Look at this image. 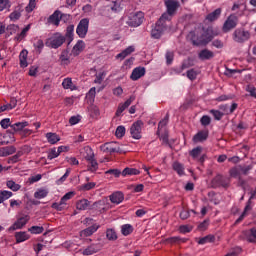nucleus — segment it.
Masks as SVG:
<instances>
[{
	"label": "nucleus",
	"instance_id": "26",
	"mask_svg": "<svg viewBox=\"0 0 256 256\" xmlns=\"http://www.w3.org/2000/svg\"><path fill=\"white\" fill-rule=\"evenodd\" d=\"M89 207H91V202L87 199L79 200L76 203V209H78V211H87Z\"/></svg>",
	"mask_w": 256,
	"mask_h": 256
},
{
	"label": "nucleus",
	"instance_id": "53",
	"mask_svg": "<svg viewBox=\"0 0 256 256\" xmlns=\"http://www.w3.org/2000/svg\"><path fill=\"white\" fill-rule=\"evenodd\" d=\"M210 114L213 115V117L216 121H221V119H223V115H224L221 111L215 110V109L210 110Z\"/></svg>",
	"mask_w": 256,
	"mask_h": 256
},
{
	"label": "nucleus",
	"instance_id": "24",
	"mask_svg": "<svg viewBox=\"0 0 256 256\" xmlns=\"http://www.w3.org/2000/svg\"><path fill=\"white\" fill-rule=\"evenodd\" d=\"M29 126V122L24 121V122H16L14 124H12L11 129L8 130L10 133H17V131H23L24 127H28Z\"/></svg>",
	"mask_w": 256,
	"mask_h": 256
},
{
	"label": "nucleus",
	"instance_id": "10",
	"mask_svg": "<svg viewBox=\"0 0 256 256\" xmlns=\"http://www.w3.org/2000/svg\"><path fill=\"white\" fill-rule=\"evenodd\" d=\"M238 23H239V18L235 14H231L230 16H228V18L223 24V27H222L223 33H229V31H232V29H235V27H237Z\"/></svg>",
	"mask_w": 256,
	"mask_h": 256
},
{
	"label": "nucleus",
	"instance_id": "54",
	"mask_svg": "<svg viewBox=\"0 0 256 256\" xmlns=\"http://www.w3.org/2000/svg\"><path fill=\"white\" fill-rule=\"evenodd\" d=\"M115 135L118 139H122V137H125V126H118L116 128Z\"/></svg>",
	"mask_w": 256,
	"mask_h": 256
},
{
	"label": "nucleus",
	"instance_id": "55",
	"mask_svg": "<svg viewBox=\"0 0 256 256\" xmlns=\"http://www.w3.org/2000/svg\"><path fill=\"white\" fill-rule=\"evenodd\" d=\"M97 184L95 182H88L86 184H83L80 189L81 191H91V189H95V186Z\"/></svg>",
	"mask_w": 256,
	"mask_h": 256
},
{
	"label": "nucleus",
	"instance_id": "39",
	"mask_svg": "<svg viewBox=\"0 0 256 256\" xmlns=\"http://www.w3.org/2000/svg\"><path fill=\"white\" fill-rule=\"evenodd\" d=\"M246 239L249 243H256V228H252L246 232Z\"/></svg>",
	"mask_w": 256,
	"mask_h": 256
},
{
	"label": "nucleus",
	"instance_id": "45",
	"mask_svg": "<svg viewBox=\"0 0 256 256\" xmlns=\"http://www.w3.org/2000/svg\"><path fill=\"white\" fill-rule=\"evenodd\" d=\"M28 231L32 233V235H41V233L45 231V228L42 226H32L28 229Z\"/></svg>",
	"mask_w": 256,
	"mask_h": 256
},
{
	"label": "nucleus",
	"instance_id": "4",
	"mask_svg": "<svg viewBox=\"0 0 256 256\" xmlns=\"http://www.w3.org/2000/svg\"><path fill=\"white\" fill-rule=\"evenodd\" d=\"M212 189H219L222 187L223 189H227L229 185H231V179L227 176H223L221 174H217L210 183Z\"/></svg>",
	"mask_w": 256,
	"mask_h": 256
},
{
	"label": "nucleus",
	"instance_id": "28",
	"mask_svg": "<svg viewBox=\"0 0 256 256\" xmlns=\"http://www.w3.org/2000/svg\"><path fill=\"white\" fill-rule=\"evenodd\" d=\"M187 239L181 238L179 236H173L165 239V243H169L170 245H176L179 243H185Z\"/></svg>",
	"mask_w": 256,
	"mask_h": 256
},
{
	"label": "nucleus",
	"instance_id": "29",
	"mask_svg": "<svg viewBox=\"0 0 256 256\" xmlns=\"http://www.w3.org/2000/svg\"><path fill=\"white\" fill-rule=\"evenodd\" d=\"M46 139L48 143H50L51 145H55V143H59V141H61V138L59 137V135L51 132H48L46 134Z\"/></svg>",
	"mask_w": 256,
	"mask_h": 256
},
{
	"label": "nucleus",
	"instance_id": "27",
	"mask_svg": "<svg viewBox=\"0 0 256 256\" xmlns=\"http://www.w3.org/2000/svg\"><path fill=\"white\" fill-rule=\"evenodd\" d=\"M221 17V8H218L214 10L212 13H209L206 16V21H209L210 23H213V21H217Z\"/></svg>",
	"mask_w": 256,
	"mask_h": 256
},
{
	"label": "nucleus",
	"instance_id": "21",
	"mask_svg": "<svg viewBox=\"0 0 256 256\" xmlns=\"http://www.w3.org/2000/svg\"><path fill=\"white\" fill-rule=\"evenodd\" d=\"M209 138V131L201 130L196 135L193 136L194 143H203V141H207Z\"/></svg>",
	"mask_w": 256,
	"mask_h": 256
},
{
	"label": "nucleus",
	"instance_id": "43",
	"mask_svg": "<svg viewBox=\"0 0 256 256\" xmlns=\"http://www.w3.org/2000/svg\"><path fill=\"white\" fill-rule=\"evenodd\" d=\"M213 241H215V236L213 235H207L203 238H200L198 241L199 245H205L207 243H213Z\"/></svg>",
	"mask_w": 256,
	"mask_h": 256
},
{
	"label": "nucleus",
	"instance_id": "17",
	"mask_svg": "<svg viewBox=\"0 0 256 256\" xmlns=\"http://www.w3.org/2000/svg\"><path fill=\"white\" fill-rule=\"evenodd\" d=\"M99 251H101L100 243L91 244L90 246H88L86 249L83 250V255L85 256L95 255V253H99Z\"/></svg>",
	"mask_w": 256,
	"mask_h": 256
},
{
	"label": "nucleus",
	"instance_id": "61",
	"mask_svg": "<svg viewBox=\"0 0 256 256\" xmlns=\"http://www.w3.org/2000/svg\"><path fill=\"white\" fill-rule=\"evenodd\" d=\"M73 17L70 14H65L60 12V21L63 23H69Z\"/></svg>",
	"mask_w": 256,
	"mask_h": 256
},
{
	"label": "nucleus",
	"instance_id": "58",
	"mask_svg": "<svg viewBox=\"0 0 256 256\" xmlns=\"http://www.w3.org/2000/svg\"><path fill=\"white\" fill-rule=\"evenodd\" d=\"M200 123L201 125H203V127L211 125V117H209L208 115L202 116V118L200 119Z\"/></svg>",
	"mask_w": 256,
	"mask_h": 256
},
{
	"label": "nucleus",
	"instance_id": "7",
	"mask_svg": "<svg viewBox=\"0 0 256 256\" xmlns=\"http://www.w3.org/2000/svg\"><path fill=\"white\" fill-rule=\"evenodd\" d=\"M100 150L102 153H108L109 155H113V153H123V149H121L117 142H107L100 146Z\"/></svg>",
	"mask_w": 256,
	"mask_h": 256
},
{
	"label": "nucleus",
	"instance_id": "42",
	"mask_svg": "<svg viewBox=\"0 0 256 256\" xmlns=\"http://www.w3.org/2000/svg\"><path fill=\"white\" fill-rule=\"evenodd\" d=\"M229 175L230 177H233L234 179H237V177H239L241 175V168L239 165L231 168L229 170Z\"/></svg>",
	"mask_w": 256,
	"mask_h": 256
},
{
	"label": "nucleus",
	"instance_id": "33",
	"mask_svg": "<svg viewBox=\"0 0 256 256\" xmlns=\"http://www.w3.org/2000/svg\"><path fill=\"white\" fill-rule=\"evenodd\" d=\"M133 231H134V228H133V225L131 224H124L121 226V233L122 235H124V237L131 235Z\"/></svg>",
	"mask_w": 256,
	"mask_h": 256
},
{
	"label": "nucleus",
	"instance_id": "44",
	"mask_svg": "<svg viewBox=\"0 0 256 256\" xmlns=\"http://www.w3.org/2000/svg\"><path fill=\"white\" fill-rule=\"evenodd\" d=\"M6 187H8V189H11V191H19V189H21V185L15 183V181L13 180H8L6 182Z\"/></svg>",
	"mask_w": 256,
	"mask_h": 256
},
{
	"label": "nucleus",
	"instance_id": "22",
	"mask_svg": "<svg viewBox=\"0 0 256 256\" xmlns=\"http://www.w3.org/2000/svg\"><path fill=\"white\" fill-rule=\"evenodd\" d=\"M23 6L18 5L15 7V9L13 10L12 13H10L9 15V19L10 21H13L15 23V21H19L21 19V14L23 13Z\"/></svg>",
	"mask_w": 256,
	"mask_h": 256
},
{
	"label": "nucleus",
	"instance_id": "23",
	"mask_svg": "<svg viewBox=\"0 0 256 256\" xmlns=\"http://www.w3.org/2000/svg\"><path fill=\"white\" fill-rule=\"evenodd\" d=\"M83 49H85V42L79 40L72 48L71 55H73V57H78V55H81Z\"/></svg>",
	"mask_w": 256,
	"mask_h": 256
},
{
	"label": "nucleus",
	"instance_id": "2",
	"mask_svg": "<svg viewBox=\"0 0 256 256\" xmlns=\"http://www.w3.org/2000/svg\"><path fill=\"white\" fill-rule=\"evenodd\" d=\"M166 12L163 13L160 17L166 20L168 23H171L174 15H177V10L181 7V4L177 0H165Z\"/></svg>",
	"mask_w": 256,
	"mask_h": 256
},
{
	"label": "nucleus",
	"instance_id": "34",
	"mask_svg": "<svg viewBox=\"0 0 256 256\" xmlns=\"http://www.w3.org/2000/svg\"><path fill=\"white\" fill-rule=\"evenodd\" d=\"M140 173H141V171L137 170L136 168L126 167L122 171V177H127V176H131V175H140Z\"/></svg>",
	"mask_w": 256,
	"mask_h": 256
},
{
	"label": "nucleus",
	"instance_id": "35",
	"mask_svg": "<svg viewBox=\"0 0 256 256\" xmlns=\"http://www.w3.org/2000/svg\"><path fill=\"white\" fill-rule=\"evenodd\" d=\"M49 195V190L45 188H39L35 193L34 197L35 199H45Z\"/></svg>",
	"mask_w": 256,
	"mask_h": 256
},
{
	"label": "nucleus",
	"instance_id": "3",
	"mask_svg": "<svg viewBox=\"0 0 256 256\" xmlns=\"http://www.w3.org/2000/svg\"><path fill=\"white\" fill-rule=\"evenodd\" d=\"M65 41H66L65 36H63V34L59 32H56L51 37L46 39L45 45L50 49H59V47L63 46V43H65Z\"/></svg>",
	"mask_w": 256,
	"mask_h": 256
},
{
	"label": "nucleus",
	"instance_id": "11",
	"mask_svg": "<svg viewBox=\"0 0 256 256\" xmlns=\"http://www.w3.org/2000/svg\"><path fill=\"white\" fill-rule=\"evenodd\" d=\"M31 218L29 215H22L19 217L16 222L9 227V231H17V229H23V227L26 225V223H29V220Z\"/></svg>",
	"mask_w": 256,
	"mask_h": 256
},
{
	"label": "nucleus",
	"instance_id": "31",
	"mask_svg": "<svg viewBox=\"0 0 256 256\" xmlns=\"http://www.w3.org/2000/svg\"><path fill=\"white\" fill-rule=\"evenodd\" d=\"M172 167L180 177H183V175H185V166L183 164L179 162H174Z\"/></svg>",
	"mask_w": 256,
	"mask_h": 256
},
{
	"label": "nucleus",
	"instance_id": "36",
	"mask_svg": "<svg viewBox=\"0 0 256 256\" xmlns=\"http://www.w3.org/2000/svg\"><path fill=\"white\" fill-rule=\"evenodd\" d=\"M106 239H108V241H117L118 236H117V232L115 231V229L108 228L106 230Z\"/></svg>",
	"mask_w": 256,
	"mask_h": 256
},
{
	"label": "nucleus",
	"instance_id": "64",
	"mask_svg": "<svg viewBox=\"0 0 256 256\" xmlns=\"http://www.w3.org/2000/svg\"><path fill=\"white\" fill-rule=\"evenodd\" d=\"M79 121H81V116H80V115H78V116H72V117H70V119H69L70 125H77V123H79Z\"/></svg>",
	"mask_w": 256,
	"mask_h": 256
},
{
	"label": "nucleus",
	"instance_id": "5",
	"mask_svg": "<svg viewBox=\"0 0 256 256\" xmlns=\"http://www.w3.org/2000/svg\"><path fill=\"white\" fill-rule=\"evenodd\" d=\"M167 20L163 18H159V20L156 22L155 26L152 28L151 35L153 39H160L161 35H163V31H165L168 27Z\"/></svg>",
	"mask_w": 256,
	"mask_h": 256
},
{
	"label": "nucleus",
	"instance_id": "40",
	"mask_svg": "<svg viewBox=\"0 0 256 256\" xmlns=\"http://www.w3.org/2000/svg\"><path fill=\"white\" fill-rule=\"evenodd\" d=\"M73 33H75V25L71 24L66 28L65 39H70V41H73Z\"/></svg>",
	"mask_w": 256,
	"mask_h": 256
},
{
	"label": "nucleus",
	"instance_id": "49",
	"mask_svg": "<svg viewBox=\"0 0 256 256\" xmlns=\"http://www.w3.org/2000/svg\"><path fill=\"white\" fill-rule=\"evenodd\" d=\"M59 152L57 150V148H52L49 152H48V156L47 159H49V161H53V159H57V157H59Z\"/></svg>",
	"mask_w": 256,
	"mask_h": 256
},
{
	"label": "nucleus",
	"instance_id": "62",
	"mask_svg": "<svg viewBox=\"0 0 256 256\" xmlns=\"http://www.w3.org/2000/svg\"><path fill=\"white\" fill-rule=\"evenodd\" d=\"M17 151V148L15 146H7L4 148V155H13Z\"/></svg>",
	"mask_w": 256,
	"mask_h": 256
},
{
	"label": "nucleus",
	"instance_id": "9",
	"mask_svg": "<svg viewBox=\"0 0 256 256\" xmlns=\"http://www.w3.org/2000/svg\"><path fill=\"white\" fill-rule=\"evenodd\" d=\"M76 33L80 39H85L89 33V18L81 19L77 25Z\"/></svg>",
	"mask_w": 256,
	"mask_h": 256
},
{
	"label": "nucleus",
	"instance_id": "32",
	"mask_svg": "<svg viewBox=\"0 0 256 256\" xmlns=\"http://www.w3.org/2000/svg\"><path fill=\"white\" fill-rule=\"evenodd\" d=\"M135 51V47L129 46L125 50H123L121 53L117 54L116 59H125V57H128V55H131Z\"/></svg>",
	"mask_w": 256,
	"mask_h": 256
},
{
	"label": "nucleus",
	"instance_id": "48",
	"mask_svg": "<svg viewBox=\"0 0 256 256\" xmlns=\"http://www.w3.org/2000/svg\"><path fill=\"white\" fill-rule=\"evenodd\" d=\"M23 156L22 151H18L14 156L8 158V163L13 164V163H18L19 159Z\"/></svg>",
	"mask_w": 256,
	"mask_h": 256
},
{
	"label": "nucleus",
	"instance_id": "30",
	"mask_svg": "<svg viewBox=\"0 0 256 256\" xmlns=\"http://www.w3.org/2000/svg\"><path fill=\"white\" fill-rule=\"evenodd\" d=\"M88 171H91L92 173H95L97 169H99V163H97V160L93 157H88Z\"/></svg>",
	"mask_w": 256,
	"mask_h": 256
},
{
	"label": "nucleus",
	"instance_id": "12",
	"mask_svg": "<svg viewBox=\"0 0 256 256\" xmlns=\"http://www.w3.org/2000/svg\"><path fill=\"white\" fill-rule=\"evenodd\" d=\"M143 127L142 121H136L130 127V135L133 139H141V128Z\"/></svg>",
	"mask_w": 256,
	"mask_h": 256
},
{
	"label": "nucleus",
	"instance_id": "59",
	"mask_svg": "<svg viewBox=\"0 0 256 256\" xmlns=\"http://www.w3.org/2000/svg\"><path fill=\"white\" fill-rule=\"evenodd\" d=\"M0 195L2 196L3 201H7V199H11V197H13V192L3 190L0 191Z\"/></svg>",
	"mask_w": 256,
	"mask_h": 256
},
{
	"label": "nucleus",
	"instance_id": "13",
	"mask_svg": "<svg viewBox=\"0 0 256 256\" xmlns=\"http://www.w3.org/2000/svg\"><path fill=\"white\" fill-rule=\"evenodd\" d=\"M61 11L56 10L53 12L52 15H50L47 19V23L48 25H54L55 27H59L60 23H61Z\"/></svg>",
	"mask_w": 256,
	"mask_h": 256
},
{
	"label": "nucleus",
	"instance_id": "8",
	"mask_svg": "<svg viewBox=\"0 0 256 256\" xmlns=\"http://www.w3.org/2000/svg\"><path fill=\"white\" fill-rule=\"evenodd\" d=\"M250 38L251 33L243 28H238L233 33V40L236 43H245V41H249Z\"/></svg>",
	"mask_w": 256,
	"mask_h": 256
},
{
	"label": "nucleus",
	"instance_id": "56",
	"mask_svg": "<svg viewBox=\"0 0 256 256\" xmlns=\"http://www.w3.org/2000/svg\"><path fill=\"white\" fill-rule=\"evenodd\" d=\"M197 75H199V73H197L195 69H190L186 72V76L190 81H195V79H197Z\"/></svg>",
	"mask_w": 256,
	"mask_h": 256
},
{
	"label": "nucleus",
	"instance_id": "15",
	"mask_svg": "<svg viewBox=\"0 0 256 256\" xmlns=\"http://www.w3.org/2000/svg\"><path fill=\"white\" fill-rule=\"evenodd\" d=\"M133 101H135V96H130L129 99H127L125 101V103L123 104H119L115 116L116 117H121V113H123V111H125V109H127L129 106H131V103H133Z\"/></svg>",
	"mask_w": 256,
	"mask_h": 256
},
{
	"label": "nucleus",
	"instance_id": "46",
	"mask_svg": "<svg viewBox=\"0 0 256 256\" xmlns=\"http://www.w3.org/2000/svg\"><path fill=\"white\" fill-rule=\"evenodd\" d=\"M84 151L86 155L84 156V159L86 161H89V157H92V159H95V153L93 152V149L89 146L84 147Z\"/></svg>",
	"mask_w": 256,
	"mask_h": 256
},
{
	"label": "nucleus",
	"instance_id": "37",
	"mask_svg": "<svg viewBox=\"0 0 256 256\" xmlns=\"http://www.w3.org/2000/svg\"><path fill=\"white\" fill-rule=\"evenodd\" d=\"M202 152H203V148L201 146H198L196 148H193L190 151L189 155L192 157V159H194V161H196V159H199Z\"/></svg>",
	"mask_w": 256,
	"mask_h": 256
},
{
	"label": "nucleus",
	"instance_id": "50",
	"mask_svg": "<svg viewBox=\"0 0 256 256\" xmlns=\"http://www.w3.org/2000/svg\"><path fill=\"white\" fill-rule=\"evenodd\" d=\"M34 47L37 53L41 55V53L43 52V48L45 47V43L43 42V40L39 39L36 43H34Z\"/></svg>",
	"mask_w": 256,
	"mask_h": 256
},
{
	"label": "nucleus",
	"instance_id": "18",
	"mask_svg": "<svg viewBox=\"0 0 256 256\" xmlns=\"http://www.w3.org/2000/svg\"><path fill=\"white\" fill-rule=\"evenodd\" d=\"M145 73V67H136L133 69L130 79H132V81H139L141 77H144Z\"/></svg>",
	"mask_w": 256,
	"mask_h": 256
},
{
	"label": "nucleus",
	"instance_id": "1",
	"mask_svg": "<svg viewBox=\"0 0 256 256\" xmlns=\"http://www.w3.org/2000/svg\"><path fill=\"white\" fill-rule=\"evenodd\" d=\"M192 44L195 47H205L211 43L215 37V33L213 32V28H203V32H198L195 34L194 32L190 33Z\"/></svg>",
	"mask_w": 256,
	"mask_h": 256
},
{
	"label": "nucleus",
	"instance_id": "57",
	"mask_svg": "<svg viewBox=\"0 0 256 256\" xmlns=\"http://www.w3.org/2000/svg\"><path fill=\"white\" fill-rule=\"evenodd\" d=\"M0 125L2 127V129H8V127H10L11 129V126H13V124H11V119L9 118H4L0 121Z\"/></svg>",
	"mask_w": 256,
	"mask_h": 256
},
{
	"label": "nucleus",
	"instance_id": "51",
	"mask_svg": "<svg viewBox=\"0 0 256 256\" xmlns=\"http://www.w3.org/2000/svg\"><path fill=\"white\" fill-rule=\"evenodd\" d=\"M37 0H29L28 5L25 7L26 13H31L34 11L35 7H37Z\"/></svg>",
	"mask_w": 256,
	"mask_h": 256
},
{
	"label": "nucleus",
	"instance_id": "38",
	"mask_svg": "<svg viewBox=\"0 0 256 256\" xmlns=\"http://www.w3.org/2000/svg\"><path fill=\"white\" fill-rule=\"evenodd\" d=\"M31 29V24H28L23 30L15 37L16 41H23L27 37V32Z\"/></svg>",
	"mask_w": 256,
	"mask_h": 256
},
{
	"label": "nucleus",
	"instance_id": "41",
	"mask_svg": "<svg viewBox=\"0 0 256 256\" xmlns=\"http://www.w3.org/2000/svg\"><path fill=\"white\" fill-rule=\"evenodd\" d=\"M241 175H249L250 171H253V164L249 165H239Z\"/></svg>",
	"mask_w": 256,
	"mask_h": 256
},
{
	"label": "nucleus",
	"instance_id": "52",
	"mask_svg": "<svg viewBox=\"0 0 256 256\" xmlns=\"http://www.w3.org/2000/svg\"><path fill=\"white\" fill-rule=\"evenodd\" d=\"M62 86L65 89H71V91H73V80L71 78H65L62 82Z\"/></svg>",
	"mask_w": 256,
	"mask_h": 256
},
{
	"label": "nucleus",
	"instance_id": "25",
	"mask_svg": "<svg viewBox=\"0 0 256 256\" xmlns=\"http://www.w3.org/2000/svg\"><path fill=\"white\" fill-rule=\"evenodd\" d=\"M15 239H16V243H25V241H28V239L31 238V236L27 233V232H16L14 235Z\"/></svg>",
	"mask_w": 256,
	"mask_h": 256
},
{
	"label": "nucleus",
	"instance_id": "60",
	"mask_svg": "<svg viewBox=\"0 0 256 256\" xmlns=\"http://www.w3.org/2000/svg\"><path fill=\"white\" fill-rule=\"evenodd\" d=\"M185 69H189V62L184 61L181 65V67L177 68L175 71L178 75H181Z\"/></svg>",
	"mask_w": 256,
	"mask_h": 256
},
{
	"label": "nucleus",
	"instance_id": "20",
	"mask_svg": "<svg viewBox=\"0 0 256 256\" xmlns=\"http://www.w3.org/2000/svg\"><path fill=\"white\" fill-rule=\"evenodd\" d=\"M198 57L201 61H210V59H213V57H215V53L205 48L198 53Z\"/></svg>",
	"mask_w": 256,
	"mask_h": 256
},
{
	"label": "nucleus",
	"instance_id": "47",
	"mask_svg": "<svg viewBox=\"0 0 256 256\" xmlns=\"http://www.w3.org/2000/svg\"><path fill=\"white\" fill-rule=\"evenodd\" d=\"M69 175H71V168L66 169L65 174L56 181V185H63V183L67 181V177H69Z\"/></svg>",
	"mask_w": 256,
	"mask_h": 256
},
{
	"label": "nucleus",
	"instance_id": "19",
	"mask_svg": "<svg viewBox=\"0 0 256 256\" xmlns=\"http://www.w3.org/2000/svg\"><path fill=\"white\" fill-rule=\"evenodd\" d=\"M71 55L73 54L69 52V49L62 50L59 56V61L61 65H69L71 63Z\"/></svg>",
	"mask_w": 256,
	"mask_h": 256
},
{
	"label": "nucleus",
	"instance_id": "16",
	"mask_svg": "<svg viewBox=\"0 0 256 256\" xmlns=\"http://www.w3.org/2000/svg\"><path fill=\"white\" fill-rule=\"evenodd\" d=\"M109 198H110L111 203H114L115 205H119V204L123 203V201L125 200V195L121 191H116V192L112 193L109 196Z\"/></svg>",
	"mask_w": 256,
	"mask_h": 256
},
{
	"label": "nucleus",
	"instance_id": "63",
	"mask_svg": "<svg viewBox=\"0 0 256 256\" xmlns=\"http://www.w3.org/2000/svg\"><path fill=\"white\" fill-rule=\"evenodd\" d=\"M9 7H11V2L9 0H0V11H4V9Z\"/></svg>",
	"mask_w": 256,
	"mask_h": 256
},
{
	"label": "nucleus",
	"instance_id": "14",
	"mask_svg": "<svg viewBox=\"0 0 256 256\" xmlns=\"http://www.w3.org/2000/svg\"><path fill=\"white\" fill-rule=\"evenodd\" d=\"M99 225L94 224L92 226H89L88 228L80 231V237L81 239H85V237H91L94 233H97L99 231Z\"/></svg>",
	"mask_w": 256,
	"mask_h": 256
},
{
	"label": "nucleus",
	"instance_id": "6",
	"mask_svg": "<svg viewBox=\"0 0 256 256\" xmlns=\"http://www.w3.org/2000/svg\"><path fill=\"white\" fill-rule=\"evenodd\" d=\"M145 21V14L143 12L131 13L127 20L129 27H139Z\"/></svg>",
	"mask_w": 256,
	"mask_h": 256
}]
</instances>
